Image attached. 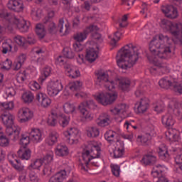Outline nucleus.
I'll return each instance as SVG.
<instances>
[{
  "mask_svg": "<svg viewBox=\"0 0 182 182\" xmlns=\"http://www.w3.org/2000/svg\"><path fill=\"white\" fill-rule=\"evenodd\" d=\"M11 25H15L20 32L25 33L29 31L31 23L23 18L19 20L16 17L12 18Z\"/></svg>",
  "mask_w": 182,
  "mask_h": 182,
  "instance_id": "12",
  "label": "nucleus"
},
{
  "mask_svg": "<svg viewBox=\"0 0 182 182\" xmlns=\"http://www.w3.org/2000/svg\"><path fill=\"white\" fill-rule=\"evenodd\" d=\"M50 73H52V68L50 66L46 65L41 72V76L39 77L40 82H45L46 78L50 76Z\"/></svg>",
  "mask_w": 182,
  "mask_h": 182,
  "instance_id": "42",
  "label": "nucleus"
},
{
  "mask_svg": "<svg viewBox=\"0 0 182 182\" xmlns=\"http://www.w3.org/2000/svg\"><path fill=\"white\" fill-rule=\"evenodd\" d=\"M160 26L164 32H169L172 35V40L167 36L160 34L159 39L154 38L149 44V50L159 59H168L171 56V46L173 42L176 45H182V23L162 19Z\"/></svg>",
  "mask_w": 182,
  "mask_h": 182,
  "instance_id": "1",
  "label": "nucleus"
},
{
  "mask_svg": "<svg viewBox=\"0 0 182 182\" xmlns=\"http://www.w3.org/2000/svg\"><path fill=\"white\" fill-rule=\"evenodd\" d=\"M82 86H83V82L81 81L71 82L65 87L64 95L65 96H68V95H70L68 92V89H70L71 92H77V90H80V89H82Z\"/></svg>",
  "mask_w": 182,
  "mask_h": 182,
  "instance_id": "23",
  "label": "nucleus"
},
{
  "mask_svg": "<svg viewBox=\"0 0 182 182\" xmlns=\"http://www.w3.org/2000/svg\"><path fill=\"white\" fill-rule=\"evenodd\" d=\"M12 45H14V43L11 39H8L4 41L2 43V53H4V55H6L8 52H11Z\"/></svg>",
  "mask_w": 182,
  "mask_h": 182,
  "instance_id": "41",
  "label": "nucleus"
},
{
  "mask_svg": "<svg viewBox=\"0 0 182 182\" xmlns=\"http://www.w3.org/2000/svg\"><path fill=\"white\" fill-rule=\"evenodd\" d=\"M32 53H34L35 55H38V56H46V49L36 47L33 48Z\"/></svg>",
  "mask_w": 182,
  "mask_h": 182,
  "instance_id": "53",
  "label": "nucleus"
},
{
  "mask_svg": "<svg viewBox=\"0 0 182 182\" xmlns=\"http://www.w3.org/2000/svg\"><path fill=\"white\" fill-rule=\"evenodd\" d=\"M163 171H164V167L161 165H155L152 169L151 174L154 178L159 177H163Z\"/></svg>",
  "mask_w": 182,
  "mask_h": 182,
  "instance_id": "37",
  "label": "nucleus"
},
{
  "mask_svg": "<svg viewBox=\"0 0 182 182\" xmlns=\"http://www.w3.org/2000/svg\"><path fill=\"white\" fill-rule=\"evenodd\" d=\"M97 85L101 87H105L108 90H112L116 87L114 81L109 80V74L104 71H98L97 73Z\"/></svg>",
  "mask_w": 182,
  "mask_h": 182,
  "instance_id": "4",
  "label": "nucleus"
},
{
  "mask_svg": "<svg viewBox=\"0 0 182 182\" xmlns=\"http://www.w3.org/2000/svg\"><path fill=\"white\" fill-rule=\"evenodd\" d=\"M99 56V51L96 50L95 48L87 49L86 59L92 63L97 59Z\"/></svg>",
  "mask_w": 182,
  "mask_h": 182,
  "instance_id": "30",
  "label": "nucleus"
},
{
  "mask_svg": "<svg viewBox=\"0 0 182 182\" xmlns=\"http://www.w3.org/2000/svg\"><path fill=\"white\" fill-rule=\"evenodd\" d=\"M105 139L109 144H113L119 141V134L113 130H108L105 134Z\"/></svg>",
  "mask_w": 182,
  "mask_h": 182,
  "instance_id": "25",
  "label": "nucleus"
},
{
  "mask_svg": "<svg viewBox=\"0 0 182 182\" xmlns=\"http://www.w3.org/2000/svg\"><path fill=\"white\" fill-rule=\"evenodd\" d=\"M63 90V85L59 80L50 82L47 87L48 95L53 97H54V96H58Z\"/></svg>",
  "mask_w": 182,
  "mask_h": 182,
  "instance_id": "10",
  "label": "nucleus"
},
{
  "mask_svg": "<svg viewBox=\"0 0 182 182\" xmlns=\"http://www.w3.org/2000/svg\"><path fill=\"white\" fill-rule=\"evenodd\" d=\"M42 164H43V162L41 159H36L34 161L33 163H31L28 166V170L32 171V170H39V168L42 166Z\"/></svg>",
  "mask_w": 182,
  "mask_h": 182,
  "instance_id": "48",
  "label": "nucleus"
},
{
  "mask_svg": "<svg viewBox=\"0 0 182 182\" xmlns=\"http://www.w3.org/2000/svg\"><path fill=\"white\" fill-rule=\"evenodd\" d=\"M87 137H97L100 134V131L97 127H87L86 128Z\"/></svg>",
  "mask_w": 182,
  "mask_h": 182,
  "instance_id": "38",
  "label": "nucleus"
},
{
  "mask_svg": "<svg viewBox=\"0 0 182 182\" xmlns=\"http://www.w3.org/2000/svg\"><path fill=\"white\" fill-rule=\"evenodd\" d=\"M156 161L157 158L156 156L150 154L144 155L141 160V163L144 166H151L153 164H156Z\"/></svg>",
  "mask_w": 182,
  "mask_h": 182,
  "instance_id": "28",
  "label": "nucleus"
},
{
  "mask_svg": "<svg viewBox=\"0 0 182 182\" xmlns=\"http://www.w3.org/2000/svg\"><path fill=\"white\" fill-rule=\"evenodd\" d=\"M57 119H58V115L52 113L50 115H49L47 123L48 124H49V126H56Z\"/></svg>",
  "mask_w": 182,
  "mask_h": 182,
  "instance_id": "58",
  "label": "nucleus"
},
{
  "mask_svg": "<svg viewBox=\"0 0 182 182\" xmlns=\"http://www.w3.org/2000/svg\"><path fill=\"white\" fill-rule=\"evenodd\" d=\"M2 110H12L14 107V102H2L1 104Z\"/></svg>",
  "mask_w": 182,
  "mask_h": 182,
  "instance_id": "61",
  "label": "nucleus"
},
{
  "mask_svg": "<svg viewBox=\"0 0 182 182\" xmlns=\"http://www.w3.org/2000/svg\"><path fill=\"white\" fill-rule=\"evenodd\" d=\"M168 107L173 109L174 113L178 114V116L182 114V102L171 101Z\"/></svg>",
  "mask_w": 182,
  "mask_h": 182,
  "instance_id": "32",
  "label": "nucleus"
},
{
  "mask_svg": "<svg viewBox=\"0 0 182 182\" xmlns=\"http://www.w3.org/2000/svg\"><path fill=\"white\" fill-rule=\"evenodd\" d=\"M30 139L33 143H41L42 141V131L39 129L31 128L29 132Z\"/></svg>",
  "mask_w": 182,
  "mask_h": 182,
  "instance_id": "21",
  "label": "nucleus"
},
{
  "mask_svg": "<svg viewBox=\"0 0 182 182\" xmlns=\"http://www.w3.org/2000/svg\"><path fill=\"white\" fill-rule=\"evenodd\" d=\"M46 25V29L49 33L55 34L58 32V26L55 22L48 18H45L43 21Z\"/></svg>",
  "mask_w": 182,
  "mask_h": 182,
  "instance_id": "31",
  "label": "nucleus"
},
{
  "mask_svg": "<svg viewBox=\"0 0 182 182\" xmlns=\"http://www.w3.org/2000/svg\"><path fill=\"white\" fill-rule=\"evenodd\" d=\"M1 120L4 126L6 127V129L7 127H12L14 126H16L14 125L15 117L11 113L1 114Z\"/></svg>",
  "mask_w": 182,
  "mask_h": 182,
  "instance_id": "27",
  "label": "nucleus"
},
{
  "mask_svg": "<svg viewBox=\"0 0 182 182\" xmlns=\"http://www.w3.org/2000/svg\"><path fill=\"white\" fill-rule=\"evenodd\" d=\"M127 105L124 103L117 104L110 109L111 113L114 116H118L119 117L118 119H117V122L119 123L122 122L123 119H126V112H127Z\"/></svg>",
  "mask_w": 182,
  "mask_h": 182,
  "instance_id": "7",
  "label": "nucleus"
},
{
  "mask_svg": "<svg viewBox=\"0 0 182 182\" xmlns=\"http://www.w3.org/2000/svg\"><path fill=\"white\" fill-rule=\"evenodd\" d=\"M16 80L18 83H23L26 80V71H21L16 75Z\"/></svg>",
  "mask_w": 182,
  "mask_h": 182,
  "instance_id": "55",
  "label": "nucleus"
},
{
  "mask_svg": "<svg viewBox=\"0 0 182 182\" xmlns=\"http://www.w3.org/2000/svg\"><path fill=\"white\" fill-rule=\"evenodd\" d=\"M36 100H38L42 107H49L52 103L50 98L42 92L36 95Z\"/></svg>",
  "mask_w": 182,
  "mask_h": 182,
  "instance_id": "24",
  "label": "nucleus"
},
{
  "mask_svg": "<svg viewBox=\"0 0 182 182\" xmlns=\"http://www.w3.org/2000/svg\"><path fill=\"white\" fill-rule=\"evenodd\" d=\"M9 138L5 135H0V146L1 147H8L9 146Z\"/></svg>",
  "mask_w": 182,
  "mask_h": 182,
  "instance_id": "60",
  "label": "nucleus"
},
{
  "mask_svg": "<svg viewBox=\"0 0 182 182\" xmlns=\"http://www.w3.org/2000/svg\"><path fill=\"white\" fill-rule=\"evenodd\" d=\"M69 144H77L79 141V129L75 127L69 128L63 133Z\"/></svg>",
  "mask_w": 182,
  "mask_h": 182,
  "instance_id": "9",
  "label": "nucleus"
},
{
  "mask_svg": "<svg viewBox=\"0 0 182 182\" xmlns=\"http://www.w3.org/2000/svg\"><path fill=\"white\" fill-rule=\"evenodd\" d=\"M152 65L153 66L149 68V72L152 75H159L160 70H161L163 73H168L170 72L168 64L163 63L160 61V60H157V58H154L152 60Z\"/></svg>",
  "mask_w": 182,
  "mask_h": 182,
  "instance_id": "6",
  "label": "nucleus"
},
{
  "mask_svg": "<svg viewBox=\"0 0 182 182\" xmlns=\"http://www.w3.org/2000/svg\"><path fill=\"white\" fill-rule=\"evenodd\" d=\"M58 123L61 127H66L69 124V118L65 115L60 116L58 118Z\"/></svg>",
  "mask_w": 182,
  "mask_h": 182,
  "instance_id": "54",
  "label": "nucleus"
},
{
  "mask_svg": "<svg viewBox=\"0 0 182 182\" xmlns=\"http://www.w3.org/2000/svg\"><path fill=\"white\" fill-rule=\"evenodd\" d=\"M139 47L132 43L122 47L117 53L116 60L117 66L122 70H127L133 68L139 60Z\"/></svg>",
  "mask_w": 182,
  "mask_h": 182,
  "instance_id": "2",
  "label": "nucleus"
},
{
  "mask_svg": "<svg viewBox=\"0 0 182 182\" xmlns=\"http://www.w3.org/2000/svg\"><path fill=\"white\" fill-rule=\"evenodd\" d=\"M55 154L58 157H65L69 154V149L65 145L58 144L55 149Z\"/></svg>",
  "mask_w": 182,
  "mask_h": 182,
  "instance_id": "33",
  "label": "nucleus"
},
{
  "mask_svg": "<svg viewBox=\"0 0 182 182\" xmlns=\"http://www.w3.org/2000/svg\"><path fill=\"white\" fill-rule=\"evenodd\" d=\"M136 140L139 143H141L142 146H149V144H150V134L139 135Z\"/></svg>",
  "mask_w": 182,
  "mask_h": 182,
  "instance_id": "44",
  "label": "nucleus"
},
{
  "mask_svg": "<svg viewBox=\"0 0 182 182\" xmlns=\"http://www.w3.org/2000/svg\"><path fill=\"white\" fill-rule=\"evenodd\" d=\"M112 173L115 177H119L120 176V166L116 164L110 165Z\"/></svg>",
  "mask_w": 182,
  "mask_h": 182,
  "instance_id": "56",
  "label": "nucleus"
},
{
  "mask_svg": "<svg viewBox=\"0 0 182 182\" xmlns=\"http://www.w3.org/2000/svg\"><path fill=\"white\" fill-rule=\"evenodd\" d=\"M114 82L115 83V87L118 85L119 89L124 91L127 90L131 85L130 79L126 77L115 80Z\"/></svg>",
  "mask_w": 182,
  "mask_h": 182,
  "instance_id": "26",
  "label": "nucleus"
},
{
  "mask_svg": "<svg viewBox=\"0 0 182 182\" xmlns=\"http://www.w3.org/2000/svg\"><path fill=\"white\" fill-rule=\"evenodd\" d=\"M53 151H49L43 159H41L43 164L46 166H50V164L53 163Z\"/></svg>",
  "mask_w": 182,
  "mask_h": 182,
  "instance_id": "45",
  "label": "nucleus"
},
{
  "mask_svg": "<svg viewBox=\"0 0 182 182\" xmlns=\"http://www.w3.org/2000/svg\"><path fill=\"white\" fill-rule=\"evenodd\" d=\"M58 28L61 36L69 35V32H70V23L68 22L65 23V19L63 18L59 19Z\"/></svg>",
  "mask_w": 182,
  "mask_h": 182,
  "instance_id": "22",
  "label": "nucleus"
},
{
  "mask_svg": "<svg viewBox=\"0 0 182 182\" xmlns=\"http://www.w3.org/2000/svg\"><path fill=\"white\" fill-rule=\"evenodd\" d=\"M161 11L169 19H176L178 17V11L173 5L162 6Z\"/></svg>",
  "mask_w": 182,
  "mask_h": 182,
  "instance_id": "14",
  "label": "nucleus"
},
{
  "mask_svg": "<svg viewBox=\"0 0 182 182\" xmlns=\"http://www.w3.org/2000/svg\"><path fill=\"white\" fill-rule=\"evenodd\" d=\"M97 30V26L90 25L85 28L82 32H78L73 36L75 41L77 42H83L85 39L87 38V35L90 32H95Z\"/></svg>",
  "mask_w": 182,
  "mask_h": 182,
  "instance_id": "11",
  "label": "nucleus"
},
{
  "mask_svg": "<svg viewBox=\"0 0 182 182\" xmlns=\"http://www.w3.org/2000/svg\"><path fill=\"white\" fill-rule=\"evenodd\" d=\"M162 123L166 127H171V126H174V119H173V116L170 114H166L162 117Z\"/></svg>",
  "mask_w": 182,
  "mask_h": 182,
  "instance_id": "39",
  "label": "nucleus"
},
{
  "mask_svg": "<svg viewBox=\"0 0 182 182\" xmlns=\"http://www.w3.org/2000/svg\"><path fill=\"white\" fill-rule=\"evenodd\" d=\"M159 86H161L163 89H169L171 86L173 85L174 83L171 81V80L167 77L161 79L159 82Z\"/></svg>",
  "mask_w": 182,
  "mask_h": 182,
  "instance_id": "43",
  "label": "nucleus"
},
{
  "mask_svg": "<svg viewBox=\"0 0 182 182\" xmlns=\"http://www.w3.org/2000/svg\"><path fill=\"white\" fill-rule=\"evenodd\" d=\"M100 147L95 141L88 142L82 150L79 168L84 173H87L89 171V163L93 159H100Z\"/></svg>",
  "mask_w": 182,
  "mask_h": 182,
  "instance_id": "3",
  "label": "nucleus"
},
{
  "mask_svg": "<svg viewBox=\"0 0 182 182\" xmlns=\"http://www.w3.org/2000/svg\"><path fill=\"white\" fill-rule=\"evenodd\" d=\"M123 156H124V144L119 142V144L117 145L114 150V159H120Z\"/></svg>",
  "mask_w": 182,
  "mask_h": 182,
  "instance_id": "34",
  "label": "nucleus"
},
{
  "mask_svg": "<svg viewBox=\"0 0 182 182\" xmlns=\"http://www.w3.org/2000/svg\"><path fill=\"white\" fill-rule=\"evenodd\" d=\"M176 132H177L176 129H169L166 132V136L169 141H178L179 137L178 135L176 134Z\"/></svg>",
  "mask_w": 182,
  "mask_h": 182,
  "instance_id": "40",
  "label": "nucleus"
},
{
  "mask_svg": "<svg viewBox=\"0 0 182 182\" xmlns=\"http://www.w3.org/2000/svg\"><path fill=\"white\" fill-rule=\"evenodd\" d=\"M17 154L21 160H29V159H31L32 151L29 149L23 148L18 151Z\"/></svg>",
  "mask_w": 182,
  "mask_h": 182,
  "instance_id": "35",
  "label": "nucleus"
},
{
  "mask_svg": "<svg viewBox=\"0 0 182 182\" xmlns=\"http://www.w3.org/2000/svg\"><path fill=\"white\" fill-rule=\"evenodd\" d=\"M87 107H89V102H82L79 107L78 109L84 119L85 120H87L88 122H90L93 120V114L90 112L89 110H87Z\"/></svg>",
  "mask_w": 182,
  "mask_h": 182,
  "instance_id": "16",
  "label": "nucleus"
},
{
  "mask_svg": "<svg viewBox=\"0 0 182 182\" xmlns=\"http://www.w3.org/2000/svg\"><path fill=\"white\" fill-rule=\"evenodd\" d=\"M65 69L66 75L68 76V77H70V79H77V77L80 76V71H79L76 66L67 64L65 65Z\"/></svg>",
  "mask_w": 182,
  "mask_h": 182,
  "instance_id": "18",
  "label": "nucleus"
},
{
  "mask_svg": "<svg viewBox=\"0 0 182 182\" xmlns=\"http://www.w3.org/2000/svg\"><path fill=\"white\" fill-rule=\"evenodd\" d=\"M19 134H21V127L18 126H13L6 129V136L12 141L19 140Z\"/></svg>",
  "mask_w": 182,
  "mask_h": 182,
  "instance_id": "13",
  "label": "nucleus"
},
{
  "mask_svg": "<svg viewBox=\"0 0 182 182\" xmlns=\"http://www.w3.org/2000/svg\"><path fill=\"white\" fill-rule=\"evenodd\" d=\"M63 110L65 113H67L68 114L73 113V112H75V105L69 102H66L63 105Z\"/></svg>",
  "mask_w": 182,
  "mask_h": 182,
  "instance_id": "52",
  "label": "nucleus"
},
{
  "mask_svg": "<svg viewBox=\"0 0 182 182\" xmlns=\"http://www.w3.org/2000/svg\"><path fill=\"white\" fill-rule=\"evenodd\" d=\"M7 8L10 11H14V12H22L23 11V1L22 0H9L7 3Z\"/></svg>",
  "mask_w": 182,
  "mask_h": 182,
  "instance_id": "17",
  "label": "nucleus"
},
{
  "mask_svg": "<svg viewBox=\"0 0 182 182\" xmlns=\"http://www.w3.org/2000/svg\"><path fill=\"white\" fill-rule=\"evenodd\" d=\"M173 87L174 92L179 93V95H182V82L173 83Z\"/></svg>",
  "mask_w": 182,
  "mask_h": 182,
  "instance_id": "64",
  "label": "nucleus"
},
{
  "mask_svg": "<svg viewBox=\"0 0 182 182\" xmlns=\"http://www.w3.org/2000/svg\"><path fill=\"white\" fill-rule=\"evenodd\" d=\"M34 98L33 94L31 92H27L22 95V100L24 103H32Z\"/></svg>",
  "mask_w": 182,
  "mask_h": 182,
  "instance_id": "50",
  "label": "nucleus"
},
{
  "mask_svg": "<svg viewBox=\"0 0 182 182\" xmlns=\"http://www.w3.org/2000/svg\"><path fill=\"white\" fill-rule=\"evenodd\" d=\"M59 138V134L55 130H52L49 132L48 137L46 139V143L48 146H53L58 142V139Z\"/></svg>",
  "mask_w": 182,
  "mask_h": 182,
  "instance_id": "29",
  "label": "nucleus"
},
{
  "mask_svg": "<svg viewBox=\"0 0 182 182\" xmlns=\"http://www.w3.org/2000/svg\"><path fill=\"white\" fill-rule=\"evenodd\" d=\"M0 18L9 21V22L12 24V18L16 17L9 14L6 9H1L0 10Z\"/></svg>",
  "mask_w": 182,
  "mask_h": 182,
  "instance_id": "47",
  "label": "nucleus"
},
{
  "mask_svg": "<svg viewBox=\"0 0 182 182\" xmlns=\"http://www.w3.org/2000/svg\"><path fill=\"white\" fill-rule=\"evenodd\" d=\"M158 154L161 160H166L170 157V155L168 154V151L167 149V146H166L164 144H161L158 150Z\"/></svg>",
  "mask_w": 182,
  "mask_h": 182,
  "instance_id": "36",
  "label": "nucleus"
},
{
  "mask_svg": "<svg viewBox=\"0 0 182 182\" xmlns=\"http://www.w3.org/2000/svg\"><path fill=\"white\" fill-rule=\"evenodd\" d=\"M29 143H31L30 136L23 134L21 135V138L20 139V144H21V146H28V144H29Z\"/></svg>",
  "mask_w": 182,
  "mask_h": 182,
  "instance_id": "59",
  "label": "nucleus"
},
{
  "mask_svg": "<svg viewBox=\"0 0 182 182\" xmlns=\"http://www.w3.org/2000/svg\"><path fill=\"white\" fill-rule=\"evenodd\" d=\"M63 53L65 58H67L68 59H73V58H75V53H73L72 48H65L63 49Z\"/></svg>",
  "mask_w": 182,
  "mask_h": 182,
  "instance_id": "51",
  "label": "nucleus"
},
{
  "mask_svg": "<svg viewBox=\"0 0 182 182\" xmlns=\"http://www.w3.org/2000/svg\"><path fill=\"white\" fill-rule=\"evenodd\" d=\"M1 69H4V70H9L12 68V60L6 59L1 64Z\"/></svg>",
  "mask_w": 182,
  "mask_h": 182,
  "instance_id": "62",
  "label": "nucleus"
},
{
  "mask_svg": "<svg viewBox=\"0 0 182 182\" xmlns=\"http://www.w3.org/2000/svg\"><path fill=\"white\" fill-rule=\"evenodd\" d=\"M17 117L20 123H26L33 118V112L28 107H21L17 112Z\"/></svg>",
  "mask_w": 182,
  "mask_h": 182,
  "instance_id": "8",
  "label": "nucleus"
},
{
  "mask_svg": "<svg viewBox=\"0 0 182 182\" xmlns=\"http://www.w3.org/2000/svg\"><path fill=\"white\" fill-rule=\"evenodd\" d=\"M28 177L30 178V181L31 182H39L38 174H36V173H35L33 171H30Z\"/></svg>",
  "mask_w": 182,
  "mask_h": 182,
  "instance_id": "63",
  "label": "nucleus"
},
{
  "mask_svg": "<svg viewBox=\"0 0 182 182\" xmlns=\"http://www.w3.org/2000/svg\"><path fill=\"white\" fill-rule=\"evenodd\" d=\"M14 39L18 46H24L26 42L25 37L21 36H16Z\"/></svg>",
  "mask_w": 182,
  "mask_h": 182,
  "instance_id": "57",
  "label": "nucleus"
},
{
  "mask_svg": "<svg viewBox=\"0 0 182 182\" xmlns=\"http://www.w3.org/2000/svg\"><path fill=\"white\" fill-rule=\"evenodd\" d=\"M95 100L102 106L113 105L117 99V92H100L95 96Z\"/></svg>",
  "mask_w": 182,
  "mask_h": 182,
  "instance_id": "5",
  "label": "nucleus"
},
{
  "mask_svg": "<svg viewBox=\"0 0 182 182\" xmlns=\"http://www.w3.org/2000/svg\"><path fill=\"white\" fill-rule=\"evenodd\" d=\"M135 107L138 113H146L150 107V100L147 97L141 98L140 100L136 102Z\"/></svg>",
  "mask_w": 182,
  "mask_h": 182,
  "instance_id": "15",
  "label": "nucleus"
},
{
  "mask_svg": "<svg viewBox=\"0 0 182 182\" xmlns=\"http://www.w3.org/2000/svg\"><path fill=\"white\" fill-rule=\"evenodd\" d=\"M36 33L40 39H43L46 33V31H45V26H43V25L41 23L37 24L36 26Z\"/></svg>",
  "mask_w": 182,
  "mask_h": 182,
  "instance_id": "46",
  "label": "nucleus"
},
{
  "mask_svg": "<svg viewBox=\"0 0 182 182\" xmlns=\"http://www.w3.org/2000/svg\"><path fill=\"white\" fill-rule=\"evenodd\" d=\"M70 170H61L50 178L49 182H63Z\"/></svg>",
  "mask_w": 182,
  "mask_h": 182,
  "instance_id": "20",
  "label": "nucleus"
},
{
  "mask_svg": "<svg viewBox=\"0 0 182 182\" xmlns=\"http://www.w3.org/2000/svg\"><path fill=\"white\" fill-rule=\"evenodd\" d=\"M17 164H13L12 166L18 173L20 174H26V170L25 169V166L21 164V161L18 160H16Z\"/></svg>",
  "mask_w": 182,
  "mask_h": 182,
  "instance_id": "49",
  "label": "nucleus"
},
{
  "mask_svg": "<svg viewBox=\"0 0 182 182\" xmlns=\"http://www.w3.org/2000/svg\"><path fill=\"white\" fill-rule=\"evenodd\" d=\"M112 123V117L107 113L101 114L97 119V124L100 127H106Z\"/></svg>",
  "mask_w": 182,
  "mask_h": 182,
  "instance_id": "19",
  "label": "nucleus"
}]
</instances>
